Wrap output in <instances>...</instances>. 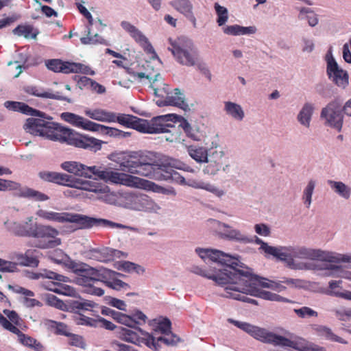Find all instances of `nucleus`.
I'll use <instances>...</instances> for the list:
<instances>
[{
	"instance_id": "obj_1",
	"label": "nucleus",
	"mask_w": 351,
	"mask_h": 351,
	"mask_svg": "<svg viewBox=\"0 0 351 351\" xmlns=\"http://www.w3.org/2000/svg\"><path fill=\"white\" fill-rule=\"evenodd\" d=\"M21 104L18 112L38 117L28 118L26 120L23 128L27 132L94 152L101 149L104 143L103 141L80 134L57 123L47 121L45 119L44 112L34 109L25 103L21 102Z\"/></svg>"
},
{
	"instance_id": "obj_2",
	"label": "nucleus",
	"mask_w": 351,
	"mask_h": 351,
	"mask_svg": "<svg viewBox=\"0 0 351 351\" xmlns=\"http://www.w3.org/2000/svg\"><path fill=\"white\" fill-rule=\"evenodd\" d=\"M120 169L132 174L155 178L160 180L172 181L179 184H186L195 189H202L213 193L218 197L223 195V191L216 186L202 181L189 180L187 182L178 171L171 167H159L155 169L154 165L141 157V161L123 160L119 164Z\"/></svg>"
},
{
	"instance_id": "obj_3",
	"label": "nucleus",
	"mask_w": 351,
	"mask_h": 351,
	"mask_svg": "<svg viewBox=\"0 0 351 351\" xmlns=\"http://www.w3.org/2000/svg\"><path fill=\"white\" fill-rule=\"evenodd\" d=\"M195 251L201 258H208L221 265L223 268L213 267L212 270L206 271L199 267H194L193 272L213 280L219 285H223L230 279H232L233 277H230V275L232 274L233 276H235V274H237L235 272L237 271L236 268L237 267H242V263L237 257L226 254L220 250L197 248Z\"/></svg>"
},
{
	"instance_id": "obj_4",
	"label": "nucleus",
	"mask_w": 351,
	"mask_h": 351,
	"mask_svg": "<svg viewBox=\"0 0 351 351\" xmlns=\"http://www.w3.org/2000/svg\"><path fill=\"white\" fill-rule=\"evenodd\" d=\"M61 167L66 171L75 176L91 178L95 176L113 184H120L128 186L137 185L141 180L136 177L124 173L114 171V168L105 166L88 167L75 161H66L61 165Z\"/></svg>"
},
{
	"instance_id": "obj_5",
	"label": "nucleus",
	"mask_w": 351,
	"mask_h": 351,
	"mask_svg": "<svg viewBox=\"0 0 351 351\" xmlns=\"http://www.w3.org/2000/svg\"><path fill=\"white\" fill-rule=\"evenodd\" d=\"M262 250L267 255H271L276 258L285 261L291 269H302L300 264L295 262V258L319 260L328 262H336L337 259L331 253L325 252L320 250L307 248L304 246H280L273 247L267 243L264 244Z\"/></svg>"
},
{
	"instance_id": "obj_6",
	"label": "nucleus",
	"mask_w": 351,
	"mask_h": 351,
	"mask_svg": "<svg viewBox=\"0 0 351 351\" xmlns=\"http://www.w3.org/2000/svg\"><path fill=\"white\" fill-rule=\"evenodd\" d=\"M240 267L236 268L237 274L235 276L231 274L230 279L225 285L226 293L223 295L226 298H233L237 300L247 302L248 303L257 304L255 300L247 298L245 294H250L253 295H257L258 292L257 286L259 284V277L253 275L248 269L242 270Z\"/></svg>"
},
{
	"instance_id": "obj_7",
	"label": "nucleus",
	"mask_w": 351,
	"mask_h": 351,
	"mask_svg": "<svg viewBox=\"0 0 351 351\" xmlns=\"http://www.w3.org/2000/svg\"><path fill=\"white\" fill-rule=\"evenodd\" d=\"M36 215L46 221L59 223H74L80 229L90 228L93 226H108L110 228H117L123 229L126 226L104 219H97L86 215L66 212L58 213L52 210L39 209Z\"/></svg>"
},
{
	"instance_id": "obj_8",
	"label": "nucleus",
	"mask_w": 351,
	"mask_h": 351,
	"mask_svg": "<svg viewBox=\"0 0 351 351\" xmlns=\"http://www.w3.org/2000/svg\"><path fill=\"white\" fill-rule=\"evenodd\" d=\"M173 115H160L150 120L143 119L132 114L114 112L112 123L117 122L127 128L134 129L145 134H160L169 130L172 127L170 121L175 119Z\"/></svg>"
},
{
	"instance_id": "obj_9",
	"label": "nucleus",
	"mask_w": 351,
	"mask_h": 351,
	"mask_svg": "<svg viewBox=\"0 0 351 351\" xmlns=\"http://www.w3.org/2000/svg\"><path fill=\"white\" fill-rule=\"evenodd\" d=\"M9 229L16 236L31 237L41 239L43 242L39 245L41 248L54 247L61 243L60 239L57 238L58 231L49 226L36 224L32 226L28 223L13 222Z\"/></svg>"
},
{
	"instance_id": "obj_10",
	"label": "nucleus",
	"mask_w": 351,
	"mask_h": 351,
	"mask_svg": "<svg viewBox=\"0 0 351 351\" xmlns=\"http://www.w3.org/2000/svg\"><path fill=\"white\" fill-rule=\"evenodd\" d=\"M69 267L77 276V282L86 287L85 291L86 293L97 296H101L104 294V289L95 287V283L101 280V274H103L105 268L97 269L86 263L74 261L69 263Z\"/></svg>"
},
{
	"instance_id": "obj_11",
	"label": "nucleus",
	"mask_w": 351,
	"mask_h": 351,
	"mask_svg": "<svg viewBox=\"0 0 351 351\" xmlns=\"http://www.w3.org/2000/svg\"><path fill=\"white\" fill-rule=\"evenodd\" d=\"M40 178L47 182H53L60 185L68 186L76 189L100 193L102 189L100 186L90 181H84L75 178L71 176L53 171H41Z\"/></svg>"
},
{
	"instance_id": "obj_12",
	"label": "nucleus",
	"mask_w": 351,
	"mask_h": 351,
	"mask_svg": "<svg viewBox=\"0 0 351 351\" xmlns=\"http://www.w3.org/2000/svg\"><path fill=\"white\" fill-rule=\"evenodd\" d=\"M169 50L176 60L182 65L192 66L198 62L199 55L193 43L185 37H180L171 43Z\"/></svg>"
},
{
	"instance_id": "obj_13",
	"label": "nucleus",
	"mask_w": 351,
	"mask_h": 351,
	"mask_svg": "<svg viewBox=\"0 0 351 351\" xmlns=\"http://www.w3.org/2000/svg\"><path fill=\"white\" fill-rule=\"evenodd\" d=\"M341 106L337 99H335L323 108L321 112V118L325 119L326 124L335 128L338 132H341L343 116L341 112Z\"/></svg>"
},
{
	"instance_id": "obj_14",
	"label": "nucleus",
	"mask_w": 351,
	"mask_h": 351,
	"mask_svg": "<svg viewBox=\"0 0 351 351\" xmlns=\"http://www.w3.org/2000/svg\"><path fill=\"white\" fill-rule=\"evenodd\" d=\"M158 77H160V74L156 75L154 81L150 85V87L153 89L156 96L164 98L163 101H158V106H174L182 107L184 105L183 94L178 88H175L173 93H169L165 88L160 89L155 86L154 83L158 80Z\"/></svg>"
},
{
	"instance_id": "obj_15",
	"label": "nucleus",
	"mask_w": 351,
	"mask_h": 351,
	"mask_svg": "<svg viewBox=\"0 0 351 351\" xmlns=\"http://www.w3.org/2000/svg\"><path fill=\"white\" fill-rule=\"evenodd\" d=\"M252 331L250 335L262 342L282 347L296 348L297 343L295 341L274 334L265 329L254 326Z\"/></svg>"
},
{
	"instance_id": "obj_16",
	"label": "nucleus",
	"mask_w": 351,
	"mask_h": 351,
	"mask_svg": "<svg viewBox=\"0 0 351 351\" xmlns=\"http://www.w3.org/2000/svg\"><path fill=\"white\" fill-rule=\"evenodd\" d=\"M326 72L329 79L339 87L345 88L348 85L349 76L347 71L340 69L332 57L328 60Z\"/></svg>"
},
{
	"instance_id": "obj_17",
	"label": "nucleus",
	"mask_w": 351,
	"mask_h": 351,
	"mask_svg": "<svg viewBox=\"0 0 351 351\" xmlns=\"http://www.w3.org/2000/svg\"><path fill=\"white\" fill-rule=\"evenodd\" d=\"M127 200L129 208L135 210L152 211L156 206L154 202L146 195H130Z\"/></svg>"
},
{
	"instance_id": "obj_18",
	"label": "nucleus",
	"mask_w": 351,
	"mask_h": 351,
	"mask_svg": "<svg viewBox=\"0 0 351 351\" xmlns=\"http://www.w3.org/2000/svg\"><path fill=\"white\" fill-rule=\"evenodd\" d=\"M171 323L168 318H164L162 321L159 322L156 326L155 332H159L165 336L158 337V341H161L163 343L167 346H173L180 341V338L171 330Z\"/></svg>"
},
{
	"instance_id": "obj_19",
	"label": "nucleus",
	"mask_w": 351,
	"mask_h": 351,
	"mask_svg": "<svg viewBox=\"0 0 351 351\" xmlns=\"http://www.w3.org/2000/svg\"><path fill=\"white\" fill-rule=\"evenodd\" d=\"M101 275L102 278L101 282H103L110 288L117 291H126L130 288V286L128 283L118 278L119 276H123L120 273L105 268Z\"/></svg>"
},
{
	"instance_id": "obj_20",
	"label": "nucleus",
	"mask_w": 351,
	"mask_h": 351,
	"mask_svg": "<svg viewBox=\"0 0 351 351\" xmlns=\"http://www.w3.org/2000/svg\"><path fill=\"white\" fill-rule=\"evenodd\" d=\"M60 117L73 126L90 132H93L95 123V122L69 112H62Z\"/></svg>"
},
{
	"instance_id": "obj_21",
	"label": "nucleus",
	"mask_w": 351,
	"mask_h": 351,
	"mask_svg": "<svg viewBox=\"0 0 351 351\" xmlns=\"http://www.w3.org/2000/svg\"><path fill=\"white\" fill-rule=\"evenodd\" d=\"M169 4L178 12L186 16L193 25L196 26V18L193 14V6L189 0H173Z\"/></svg>"
},
{
	"instance_id": "obj_22",
	"label": "nucleus",
	"mask_w": 351,
	"mask_h": 351,
	"mask_svg": "<svg viewBox=\"0 0 351 351\" xmlns=\"http://www.w3.org/2000/svg\"><path fill=\"white\" fill-rule=\"evenodd\" d=\"M298 280L293 278H288L286 277L282 278V280L278 281L270 280L263 278H259L260 286L263 287L270 288L277 291H282L286 289L285 285L289 287L296 286Z\"/></svg>"
},
{
	"instance_id": "obj_23",
	"label": "nucleus",
	"mask_w": 351,
	"mask_h": 351,
	"mask_svg": "<svg viewBox=\"0 0 351 351\" xmlns=\"http://www.w3.org/2000/svg\"><path fill=\"white\" fill-rule=\"evenodd\" d=\"M315 333L321 339L332 342H337L342 344H347L348 342L342 337L336 335L331 328L326 326L315 325L313 327Z\"/></svg>"
},
{
	"instance_id": "obj_24",
	"label": "nucleus",
	"mask_w": 351,
	"mask_h": 351,
	"mask_svg": "<svg viewBox=\"0 0 351 351\" xmlns=\"http://www.w3.org/2000/svg\"><path fill=\"white\" fill-rule=\"evenodd\" d=\"M84 114L89 118L101 122L112 123L114 120V112L101 108L86 109Z\"/></svg>"
},
{
	"instance_id": "obj_25",
	"label": "nucleus",
	"mask_w": 351,
	"mask_h": 351,
	"mask_svg": "<svg viewBox=\"0 0 351 351\" xmlns=\"http://www.w3.org/2000/svg\"><path fill=\"white\" fill-rule=\"evenodd\" d=\"M218 228L219 230H223L221 234V237L223 238L243 242L248 241L247 238L245 235L242 234L240 231L232 228L224 223L218 222Z\"/></svg>"
},
{
	"instance_id": "obj_26",
	"label": "nucleus",
	"mask_w": 351,
	"mask_h": 351,
	"mask_svg": "<svg viewBox=\"0 0 351 351\" xmlns=\"http://www.w3.org/2000/svg\"><path fill=\"white\" fill-rule=\"evenodd\" d=\"M121 25L141 46L145 47L148 43V39L134 25L128 21H122Z\"/></svg>"
},
{
	"instance_id": "obj_27",
	"label": "nucleus",
	"mask_w": 351,
	"mask_h": 351,
	"mask_svg": "<svg viewBox=\"0 0 351 351\" xmlns=\"http://www.w3.org/2000/svg\"><path fill=\"white\" fill-rule=\"evenodd\" d=\"M12 333L18 336L19 342L23 346L33 348L36 351H42L43 346L40 342L37 341L36 339L23 333L17 327Z\"/></svg>"
},
{
	"instance_id": "obj_28",
	"label": "nucleus",
	"mask_w": 351,
	"mask_h": 351,
	"mask_svg": "<svg viewBox=\"0 0 351 351\" xmlns=\"http://www.w3.org/2000/svg\"><path fill=\"white\" fill-rule=\"evenodd\" d=\"M15 258L18 264L22 266L36 267L39 263L37 257L31 250L26 251L25 254H17Z\"/></svg>"
},
{
	"instance_id": "obj_29",
	"label": "nucleus",
	"mask_w": 351,
	"mask_h": 351,
	"mask_svg": "<svg viewBox=\"0 0 351 351\" xmlns=\"http://www.w3.org/2000/svg\"><path fill=\"white\" fill-rule=\"evenodd\" d=\"M72 62H63L58 59H52L47 61L46 65L49 70L54 72H62L63 73H70Z\"/></svg>"
},
{
	"instance_id": "obj_30",
	"label": "nucleus",
	"mask_w": 351,
	"mask_h": 351,
	"mask_svg": "<svg viewBox=\"0 0 351 351\" xmlns=\"http://www.w3.org/2000/svg\"><path fill=\"white\" fill-rule=\"evenodd\" d=\"M25 93L32 95L38 97L42 98H49V99H58V100H63V101H69V99H67L66 97L58 96L53 93H51L49 92L43 91L36 86H29L25 88Z\"/></svg>"
},
{
	"instance_id": "obj_31",
	"label": "nucleus",
	"mask_w": 351,
	"mask_h": 351,
	"mask_svg": "<svg viewBox=\"0 0 351 351\" xmlns=\"http://www.w3.org/2000/svg\"><path fill=\"white\" fill-rule=\"evenodd\" d=\"M189 156L198 162H208V153L206 149L202 147L190 145L187 147Z\"/></svg>"
},
{
	"instance_id": "obj_32",
	"label": "nucleus",
	"mask_w": 351,
	"mask_h": 351,
	"mask_svg": "<svg viewBox=\"0 0 351 351\" xmlns=\"http://www.w3.org/2000/svg\"><path fill=\"white\" fill-rule=\"evenodd\" d=\"M313 106L311 104L306 103L298 115V121L303 125L308 128L313 112Z\"/></svg>"
},
{
	"instance_id": "obj_33",
	"label": "nucleus",
	"mask_w": 351,
	"mask_h": 351,
	"mask_svg": "<svg viewBox=\"0 0 351 351\" xmlns=\"http://www.w3.org/2000/svg\"><path fill=\"white\" fill-rule=\"evenodd\" d=\"M141 334L143 335L140 337L139 344L143 343L149 348L154 350L158 351L160 348V346L159 344L161 341H158V338H155L152 335L143 332L141 329H138Z\"/></svg>"
},
{
	"instance_id": "obj_34",
	"label": "nucleus",
	"mask_w": 351,
	"mask_h": 351,
	"mask_svg": "<svg viewBox=\"0 0 351 351\" xmlns=\"http://www.w3.org/2000/svg\"><path fill=\"white\" fill-rule=\"evenodd\" d=\"M225 110L228 114L236 120L241 121L244 117V112L241 106L237 104L226 101Z\"/></svg>"
},
{
	"instance_id": "obj_35",
	"label": "nucleus",
	"mask_w": 351,
	"mask_h": 351,
	"mask_svg": "<svg viewBox=\"0 0 351 351\" xmlns=\"http://www.w3.org/2000/svg\"><path fill=\"white\" fill-rule=\"evenodd\" d=\"M48 328L57 335H70L69 328L66 324L53 320H48Z\"/></svg>"
},
{
	"instance_id": "obj_36",
	"label": "nucleus",
	"mask_w": 351,
	"mask_h": 351,
	"mask_svg": "<svg viewBox=\"0 0 351 351\" xmlns=\"http://www.w3.org/2000/svg\"><path fill=\"white\" fill-rule=\"evenodd\" d=\"M298 18L300 20H307L308 25L311 27L318 23L317 15L309 8H302L300 10Z\"/></svg>"
},
{
	"instance_id": "obj_37",
	"label": "nucleus",
	"mask_w": 351,
	"mask_h": 351,
	"mask_svg": "<svg viewBox=\"0 0 351 351\" xmlns=\"http://www.w3.org/2000/svg\"><path fill=\"white\" fill-rule=\"evenodd\" d=\"M117 269L125 272H136L137 274H143L144 269L139 265L135 264L130 261H119L117 263Z\"/></svg>"
},
{
	"instance_id": "obj_38",
	"label": "nucleus",
	"mask_w": 351,
	"mask_h": 351,
	"mask_svg": "<svg viewBox=\"0 0 351 351\" xmlns=\"http://www.w3.org/2000/svg\"><path fill=\"white\" fill-rule=\"evenodd\" d=\"M328 184L334 191L345 199H348L350 195V188L342 182L328 180Z\"/></svg>"
},
{
	"instance_id": "obj_39",
	"label": "nucleus",
	"mask_w": 351,
	"mask_h": 351,
	"mask_svg": "<svg viewBox=\"0 0 351 351\" xmlns=\"http://www.w3.org/2000/svg\"><path fill=\"white\" fill-rule=\"evenodd\" d=\"M93 132H97L109 136L118 138H119L121 134V130L119 129L106 126L97 123H95Z\"/></svg>"
},
{
	"instance_id": "obj_40",
	"label": "nucleus",
	"mask_w": 351,
	"mask_h": 351,
	"mask_svg": "<svg viewBox=\"0 0 351 351\" xmlns=\"http://www.w3.org/2000/svg\"><path fill=\"white\" fill-rule=\"evenodd\" d=\"M119 334V337L121 340L139 345L140 337L132 330L122 328Z\"/></svg>"
},
{
	"instance_id": "obj_41",
	"label": "nucleus",
	"mask_w": 351,
	"mask_h": 351,
	"mask_svg": "<svg viewBox=\"0 0 351 351\" xmlns=\"http://www.w3.org/2000/svg\"><path fill=\"white\" fill-rule=\"evenodd\" d=\"M21 194L23 197L31 198L35 201L43 202L49 199L46 194L29 188L24 189Z\"/></svg>"
},
{
	"instance_id": "obj_42",
	"label": "nucleus",
	"mask_w": 351,
	"mask_h": 351,
	"mask_svg": "<svg viewBox=\"0 0 351 351\" xmlns=\"http://www.w3.org/2000/svg\"><path fill=\"white\" fill-rule=\"evenodd\" d=\"M92 257L100 262H108L112 259V254L108 248L103 250L94 249L90 250Z\"/></svg>"
},
{
	"instance_id": "obj_43",
	"label": "nucleus",
	"mask_w": 351,
	"mask_h": 351,
	"mask_svg": "<svg viewBox=\"0 0 351 351\" xmlns=\"http://www.w3.org/2000/svg\"><path fill=\"white\" fill-rule=\"evenodd\" d=\"M33 27L32 25H18L13 29V33L17 36H23L25 38H33L36 37V33H33Z\"/></svg>"
},
{
	"instance_id": "obj_44",
	"label": "nucleus",
	"mask_w": 351,
	"mask_h": 351,
	"mask_svg": "<svg viewBox=\"0 0 351 351\" xmlns=\"http://www.w3.org/2000/svg\"><path fill=\"white\" fill-rule=\"evenodd\" d=\"M180 126L183 129L186 136L195 141L199 140V135L197 130H194L189 123L184 119H182Z\"/></svg>"
},
{
	"instance_id": "obj_45",
	"label": "nucleus",
	"mask_w": 351,
	"mask_h": 351,
	"mask_svg": "<svg viewBox=\"0 0 351 351\" xmlns=\"http://www.w3.org/2000/svg\"><path fill=\"white\" fill-rule=\"evenodd\" d=\"M167 115H173L176 117L175 119H173L172 121H170V125L172 126L171 128H169V130L165 132L164 133H168L169 134V136H167L165 137L167 141L169 142H173L174 141H176L178 137V132L177 131V129L176 128V125L174 123H176L177 121H178L180 119V117L175 114H167Z\"/></svg>"
},
{
	"instance_id": "obj_46",
	"label": "nucleus",
	"mask_w": 351,
	"mask_h": 351,
	"mask_svg": "<svg viewBox=\"0 0 351 351\" xmlns=\"http://www.w3.org/2000/svg\"><path fill=\"white\" fill-rule=\"evenodd\" d=\"M86 36L80 38L81 43L84 45H95V44H102L104 43V39L102 38L97 34L92 35L89 27L87 28Z\"/></svg>"
},
{
	"instance_id": "obj_47",
	"label": "nucleus",
	"mask_w": 351,
	"mask_h": 351,
	"mask_svg": "<svg viewBox=\"0 0 351 351\" xmlns=\"http://www.w3.org/2000/svg\"><path fill=\"white\" fill-rule=\"evenodd\" d=\"M215 9L217 14V22L219 26L224 25L228 19V10L223 6H221L219 3H215Z\"/></svg>"
},
{
	"instance_id": "obj_48",
	"label": "nucleus",
	"mask_w": 351,
	"mask_h": 351,
	"mask_svg": "<svg viewBox=\"0 0 351 351\" xmlns=\"http://www.w3.org/2000/svg\"><path fill=\"white\" fill-rule=\"evenodd\" d=\"M258 295L260 298L267 300L270 301H276V302H291V300L289 299H287L284 297H282L276 293H271L270 291H260L258 293Z\"/></svg>"
},
{
	"instance_id": "obj_49",
	"label": "nucleus",
	"mask_w": 351,
	"mask_h": 351,
	"mask_svg": "<svg viewBox=\"0 0 351 351\" xmlns=\"http://www.w3.org/2000/svg\"><path fill=\"white\" fill-rule=\"evenodd\" d=\"M71 73H81L86 75H94L95 72L88 66H86L81 63L72 62Z\"/></svg>"
},
{
	"instance_id": "obj_50",
	"label": "nucleus",
	"mask_w": 351,
	"mask_h": 351,
	"mask_svg": "<svg viewBox=\"0 0 351 351\" xmlns=\"http://www.w3.org/2000/svg\"><path fill=\"white\" fill-rule=\"evenodd\" d=\"M315 182L311 180L308 182L306 189L304 191V204L308 208L311 203V197L315 189Z\"/></svg>"
},
{
	"instance_id": "obj_51",
	"label": "nucleus",
	"mask_w": 351,
	"mask_h": 351,
	"mask_svg": "<svg viewBox=\"0 0 351 351\" xmlns=\"http://www.w3.org/2000/svg\"><path fill=\"white\" fill-rule=\"evenodd\" d=\"M294 311L298 317L302 318L306 317H317L318 315L317 311L307 306H303L300 308L295 309Z\"/></svg>"
},
{
	"instance_id": "obj_52",
	"label": "nucleus",
	"mask_w": 351,
	"mask_h": 351,
	"mask_svg": "<svg viewBox=\"0 0 351 351\" xmlns=\"http://www.w3.org/2000/svg\"><path fill=\"white\" fill-rule=\"evenodd\" d=\"M68 337H70L69 344L71 346L78 347L83 349L85 348L86 343L82 336L70 332V335H69Z\"/></svg>"
},
{
	"instance_id": "obj_53",
	"label": "nucleus",
	"mask_w": 351,
	"mask_h": 351,
	"mask_svg": "<svg viewBox=\"0 0 351 351\" xmlns=\"http://www.w3.org/2000/svg\"><path fill=\"white\" fill-rule=\"evenodd\" d=\"M47 302L49 305L54 306L58 309H63L66 306L63 301L52 294L47 295Z\"/></svg>"
},
{
	"instance_id": "obj_54",
	"label": "nucleus",
	"mask_w": 351,
	"mask_h": 351,
	"mask_svg": "<svg viewBox=\"0 0 351 351\" xmlns=\"http://www.w3.org/2000/svg\"><path fill=\"white\" fill-rule=\"evenodd\" d=\"M75 321L77 324L85 326H96V319L85 316L81 313L75 317Z\"/></svg>"
},
{
	"instance_id": "obj_55",
	"label": "nucleus",
	"mask_w": 351,
	"mask_h": 351,
	"mask_svg": "<svg viewBox=\"0 0 351 351\" xmlns=\"http://www.w3.org/2000/svg\"><path fill=\"white\" fill-rule=\"evenodd\" d=\"M228 322L232 324L233 325H234L235 326H237V328L246 332L249 335L250 334L251 332H252V330L254 326L249 323L239 322V321L234 320L232 319H229Z\"/></svg>"
},
{
	"instance_id": "obj_56",
	"label": "nucleus",
	"mask_w": 351,
	"mask_h": 351,
	"mask_svg": "<svg viewBox=\"0 0 351 351\" xmlns=\"http://www.w3.org/2000/svg\"><path fill=\"white\" fill-rule=\"evenodd\" d=\"M75 80L77 82V86L80 89H83L84 88H89L91 84H93V80L87 77L86 76H75Z\"/></svg>"
},
{
	"instance_id": "obj_57",
	"label": "nucleus",
	"mask_w": 351,
	"mask_h": 351,
	"mask_svg": "<svg viewBox=\"0 0 351 351\" xmlns=\"http://www.w3.org/2000/svg\"><path fill=\"white\" fill-rule=\"evenodd\" d=\"M3 313L8 317V319H10L9 322H10V323H12L14 326H19L21 324V319L18 314L16 313V311L5 309L3 310Z\"/></svg>"
},
{
	"instance_id": "obj_58",
	"label": "nucleus",
	"mask_w": 351,
	"mask_h": 351,
	"mask_svg": "<svg viewBox=\"0 0 351 351\" xmlns=\"http://www.w3.org/2000/svg\"><path fill=\"white\" fill-rule=\"evenodd\" d=\"M17 264L0 258V270L3 271L13 272L16 269Z\"/></svg>"
},
{
	"instance_id": "obj_59",
	"label": "nucleus",
	"mask_w": 351,
	"mask_h": 351,
	"mask_svg": "<svg viewBox=\"0 0 351 351\" xmlns=\"http://www.w3.org/2000/svg\"><path fill=\"white\" fill-rule=\"evenodd\" d=\"M41 275L46 278L55 280L58 282H66L67 279L66 276L51 271H45V273Z\"/></svg>"
},
{
	"instance_id": "obj_60",
	"label": "nucleus",
	"mask_w": 351,
	"mask_h": 351,
	"mask_svg": "<svg viewBox=\"0 0 351 351\" xmlns=\"http://www.w3.org/2000/svg\"><path fill=\"white\" fill-rule=\"evenodd\" d=\"M44 287L46 289L53 291L55 293H64L67 294L66 293H63L60 288L62 287V285L59 282H47L45 283Z\"/></svg>"
},
{
	"instance_id": "obj_61",
	"label": "nucleus",
	"mask_w": 351,
	"mask_h": 351,
	"mask_svg": "<svg viewBox=\"0 0 351 351\" xmlns=\"http://www.w3.org/2000/svg\"><path fill=\"white\" fill-rule=\"evenodd\" d=\"M223 32L228 35H240L241 26L239 25H229L223 28Z\"/></svg>"
},
{
	"instance_id": "obj_62",
	"label": "nucleus",
	"mask_w": 351,
	"mask_h": 351,
	"mask_svg": "<svg viewBox=\"0 0 351 351\" xmlns=\"http://www.w3.org/2000/svg\"><path fill=\"white\" fill-rule=\"evenodd\" d=\"M254 229L256 232L261 236L267 237L270 234L269 228L264 223L256 224Z\"/></svg>"
},
{
	"instance_id": "obj_63",
	"label": "nucleus",
	"mask_w": 351,
	"mask_h": 351,
	"mask_svg": "<svg viewBox=\"0 0 351 351\" xmlns=\"http://www.w3.org/2000/svg\"><path fill=\"white\" fill-rule=\"evenodd\" d=\"M97 324H99L101 327L110 330H113L116 328V326L112 322L108 321L102 317L96 319V326Z\"/></svg>"
},
{
	"instance_id": "obj_64",
	"label": "nucleus",
	"mask_w": 351,
	"mask_h": 351,
	"mask_svg": "<svg viewBox=\"0 0 351 351\" xmlns=\"http://www.w3.org/2000/svg\"><path fill=\"white\" fill-rule=\"evenodd\" d=\"M0 324L6 330H9L11 332L15 330L16 326H14L9 320L7 319L1 313H0Z\"/></svg>"
}]
</instances>
